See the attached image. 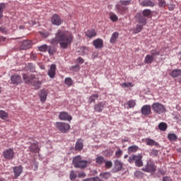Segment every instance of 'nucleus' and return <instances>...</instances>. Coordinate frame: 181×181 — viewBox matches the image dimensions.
<instances>
[{
	"mask_svg": "<svg viewBox=\"0 0 181 181\" xmlns=\"http://www.w3.org/2000/svg\"><path fill=\"white\" fill-rule=\"evenodd\" d=\"M59 43L62 49H67L69 46V37L62 30H59L55 37L51 40V45H59Z\"/></svg>",
	"mask_w": 181,
	"mask_h": 181,
	"instance_id": "nucleus-1",
	"label": "nucleus"
},
{
	"mask_svg": "<svg viewBox=\"0 0 181 181\" xmlns=\"http://www.w3.org/2000/svg\"><path fill=\"white\" fill-rule=\"evenodd\" d=\"M23 79L26 84H31V86L35 87L36 90L40 88V86H42V81H39L35 75L24 74L23 75Z\"/></svg>",
	"mask_w": 181,
	"mask_h": 181,
	"instance_id": "nucleus-2",
	"label": "nucleus"
},
{
	"mask_svg": "<svg viewBox=\"0 0 181 181\" xmlns=\"http://www.w3.org/2000/svg\"><path fill=\"white\" fill-rule=\"evenodd\" d=\"M142 154H138V155H133L132 156H130L128 159V162L129 163H134L135 162L136 166L138 168H141L144 166V162L142 161Z\"/></svg>",
	"mask_w": 181,
	"mask_h": 181,
	"instance_id": "nucleus-3",
	"label": "nucleus"
},
{
	"mask_svg": "<svg viewBox=\"0 0 181 181\" xmlns=\"http://www.w3.org/2000/svg\"><path fill=\"white\" fill-rule=\"evenodd\" d=\"M87 163L88 161L83 160L80 156H77L73 159V165L75 168L83 169V168H87Z\"/></svg>",
	"mask_w": 181,
	"mask_h": 181,
	"instance_id": "nucleus-4",
	"label": "nucleus"
},
{
	"mask_svg": "<svg viewBox=\"0 0 181 181\" xmlns=\"http://www.w3.org/2000/svg\"><path fill=\"white\" fill-rule=\"evenodd\" d=\"M160 51L155 49L151 51V54H147L145 57L144 59V63L146 64H151L153 60H155V57H156V56H160Z\"/></svg>",
	"mask_w": 181,
	"mask_h": 181,
	"instance_id": "nucleus-5",
	"label": "nucleus"
},
{
	"mask_svg": "<svg viewBox=\"0 0 181 181\" xmlns=\"http://www.w3.org/2000/svg\"><path fill=\"white\" fill-rule=\"evenodd\" d=\"M151 108L155 114H165L166 112V107L162 103H154L151 105Z\"/></svg>",
	"mask_w": 181,
	"mask_h": 181,
	"instance_id": "nucleus-6",
	"label": "nucleus"
},
{
	"mask_svg": "<svg viewBox=\"0 0 181 181\" xmlns=\"http://www.w3.org/2000/svg\"><path fill=\"white\" fill-rule=\"evenodd\" d=\"M144 172H147L148 173H155L156 172V165H155V163L151 160L147 161V163L145 168H143Z\"/></svg>",
	"mask_w": 181,
	"mask_h": 181,
	"instance_id": "nucleus-7",
	"label": "nucleus"
},
{
	"mask_svg": "<svg viewBox=\"0 0 181 181\" xmlns=\"http://www.w3.org/2000/svg\"><path fill=\"white\" fill-rule=\"evenodd\" d=\"M3 156L4 159L7 160H12L13 158H15V151H13V148H7L4 151Z\"/></svg>",
	"mask_w": 181,
	"mask_h": 181,
	"instance_id": "nucleus-8",
	"label": "nucleus"
},
{
	"mask_svg": "<svg viewBox=\"0 0 181 181\" xmlns=\"http://www.w3.org/2000/svg\"><path fill=\"white\" fill-rule=\"evenodd\" d=\"M55 127L57 128V129H59V131L63 132L64 134L67 132L69 130V124L64 122H57L55 124Z\"/></svg>",
	"mask_w": 181,
	"mask_h": 181,
	"instance_id": "nucleus-9",
	"label": "nucleus"
},
{
	"mask_svg": "<svg viewBox=\"0 0 181 181\" xmlns=\"http://www.w3.org/2000/svg\"><path fill=\"white\" fill-rule=\"evenodd\" d=\"M107 105V102H100L94 105V110L95 112H103V110L105 108Z\"/></svg>",
	"mask_w": 181,
	"mask_h": 181,
	"instance_id": "nucleus-10",
	"label": "nucleus"
},
{
	"mask_svg": "<svg viewBox=\"0 0 181 181\" xmlns=\"http://www.w3.org/2000/svg\"><path fill=\"white\" fill-rule=\"evenodd\" d=\"M135 18L139 23H141V25H146V22H147L148 19L146 18V17L142 16V14H141V13H138L135 16Z\"/></svg>",
	"mask_w": 181,
	"mask_h": 181,
	"instance_id": "nucleus-11",
	"label": "nucleus"
},
{
	"mask_svg": "<svg viewBox=\"0 0 181 181\" xmlns=\"http://www.w3.org/2000/svg\"><path fill=\"white\" fill-rule=\"evenodd\" d=\"M51 22L53 25H56L57 26H60V25H62V19L60 18V16L57 14H54L52 17Z\"/></svg>",
	"mask_w": 181,
	"mask_h": 181,
	"instance_id": "nucleus-12",
	"label": "nucleus"
},
{
	"mask_svg": "<svg viewBox=\"0 0 181 181\" xmlns=\"http://www.w3.org/2000/svg\"><path fill=\"white\" fill-rule=\"evenodd\" d=\"M93 46L95 49H103L104 47V41L100 38H98L93 40Z\"/></svg>",
	"mask_w": 181,
	"mask_h": 181,
	"instance_id": "nucleus-13",
	"label": "nucleus"
},
{
	"mask_svg": "<svg viewBox=\"0 0 181 181\" xmlns=\"http://www.w3.org/2000/svg\"><path fill=\"white\" fill-rule=\"evenodd\" d=\"M12 84H19L22 83V77L19 75H13L11 78Z\"/></svg>",
	"mask_w": 181,
	"mask_h": 181,
	"instance_id": "nucleus-14",
	"label": "nucleus"
},
{
	"mask_svg": "<svg viewBox=\"0 0 181 181\" xmlns=\"http://www.w3.org/2000/svg\"><path fill=\"white\" fill-rule=\"evenodd\" d=\"M48 91L47 90L45 89H42L40 90V101L42 103H45V101H46V99L47 98V94H48Z\"/></svg>",
	"mask_w": 181,
	"mask_h": 181,
	"instance_id": "nucleus-15",
	"label": "nucleus"
},
{
	"mask_svg": "<svg viewBox=\"0 0 181 181\" xmlns=\"http://www.w3.org/2000/svg\"><path fill=\"white\" fill-rule=\"evenodd\" d=\"M13 173L16 179L17 177H19V176H21L23 172L22 165L13 167Z\"/></svg>",
	"mask_w": 181,
	"mask_h": 181,
	"instance_id": "nucleus-16",
	"label": "nucleus"
},
{
	"mask_svg": "<svg viewBox=\"0 0 181 181\" xmlns=\"http://www.w3.org/2000/svg\"><path fill=\"white\" fill-rule=\"evenodd\" d=\"M141 114L143 115H149L151 114V105H145L141 107Z\"/></svg>",
	"mask_w": 181,
	"mask_h": 181,
	"instance_id": "nucleus-17",
	"label": "nucleus"
},
{
	"mask_svg": "<svg viewBox=\"0 0 181 181\" xmlns=\"http://www.w3.org/2000/svg\"><path fill=\"white\" fill-rule=\"evenodd\" d=\"M116 8L119 13H121V15H124V13H126V12H128V8L122 6V4H117Z\"/></svg>",
	"mask_w": 181,
	"mask_h": 181,
	"instance_id": "nucleus-18",
	"label": "nucleus"
},
{
	"mask_svg": "<svg viewBox=\"0 0 181 181\" xmlns=\"http://www.w3.org/2000/svg\"><path fill=\"white\" fill-rule=\"evenodd\" d=\"M47 73L50 78H54L56 74V65L52 64Z\"/></svg>",
	"mask_w": 181,
	"mask_h": 181,
	"instance_id": "nucleus-19",
	"label": "nucleus"
},
{
	"mask_svg": "<svg viewBox=\"0 0 181 181\" xmlns=\"http://www.w3.org/2000/svg\"><path fill=\"white\" fill-rule=\"evenodd\" d=\"M86 36L87 37H89V39H92V37H95L97 36V32L94 29L88 30L85 33Z\"/></svg>",
	"mask_w": 181,
	"mask_h": 181,
	"instance_id": "nucleus-20",
	"label": "nucleus"
},
{
	"mask_svg": "<svg viewBox=\"0 0 181 181\" xmlns=\"http://www.w3.org/2000/svg\"><path fill=\"white\" fill-rule=\"evenodd\" d=\"M21 47L23 50H26L28 49H30V47H32V41L30 40L23 41Z\"/></svg>",
	"mask_w": 181,
	"mask_h": 181,
	"instance_id": "nucleus-21",
	"label": "nucleus"
},
{
	"mask_svg": "<svg viewBox=\"0 0 181 181\" xmlns=\"http://www.w3.org/2000/svg\"><path fill=\"white\" fill-rule=\"evenodd\" d=\"M146 145H148V146H158L159 144L155 140L150 139V138H146L145 139Z\"/></svg>",
	"mask_w": 181,
	"mask_h": 181,
	"instance_id": "nucleus-22",
	"label": "nucleus"
},
{
	"mask_svg": "<svg viewBox=\"0 0 181 181\" xmlns=\"http://www.w3.org/2000/svg\"><path fill=\"white\" fill-rule=\"evenodd\" d=\"M29 149L30 152H34L35 153H37L40 151L39 146L36 143L32 144Z\"/></svg>",
	"mask_w": 181,
	"mask_h": 181,
	"instance_id": "nucleus-23",
	"label": "nucleus"
},
{
	"mask_svg": "<svg viewBox=\"0 0 181 181\" xmlns=\"http://www.w3.org/2000/svg\"><path fill=\"white\" fill-rule=\"evenodd\" d=\"M59 118L61 121H69V113L66 112H60Z\"/></svg>",
	"mask_w": 181,
	"mask_h": 181,
	"instance_id": "nucleus-24",
	"label": "nucleus"
},
{
	"mask_svg": "<svg viewBox=\"0 0 181 181\" xmlns=\"http://www.w3.org/2000/svg\"><path fill=\"white\" fill-rule=\"evenodd\" d=\"M119 36V33L118 32L113 33L110 40V43H112V45L116 43L117 39H118Z\"/></svg>",
	"mask_w": 181,
	"mask_h": 181,
	"instance_id": "nucleus-25",
	"label": "nucleus"
},
{
	"mask_svg": "<svg viewBox=\"0 0 181 181\" xmlns=\"http://www.w3.org/2000/svg\"><path fill=\"white\" fill-rule=\"evenodd\" d=\"M138 151H139V147L136 145L129 146L127 148L128 153H135Z\"/></svg>",
	"mask_w": 181,
	"mask_h": 181,
	"instance_id": "nucleus-26",
	"label": "nucleus"
},
{
	"mask_svg": "<svg viewBox=\"0 0 181 181\" xmlns=\"http://www.w3.org/2000/svg\"><path fill=\"white\" fill-rule=\"evenodd\" d=\"M142 6H150L151 8H153L155 6V3L151 0H145L141 2Z\"/></svg>",
	"mask_w": 181,
	"mask_h": 181,
	"instance_id": "nucleus-27",
	"label": "nucleus"
},
{
	"mask_svg": "<svg viewBox=\"0 0 181 181\" xmlns=\"http://www.w3.org/2000/svg\"><path fill=\"white\" fill-rule=\"evenodd\" d=\"M170 76L173 78H175L176 77H180V76H181V69H177L173 70L170 73Z\"/></svg>",
	"mask_w": 181,
	"mask_h": 181,
	"instance_id": "nucleus-28",
	"label": "nucleus"
},
{
	"mask_svg": "<svg viewBox=\"0 0 181 181\" xmlns=\"http://www.w3.org/2000/svg\"><path fill=\"white\" fill-rule=\"evenodd\" d=\"M83 140L79 139L76 141L75 148L76 151H82L83 150Z\"/></svg>",
	"mask_w": 181,
	"mask_h": 181,
	"instance_id": "nucleus-29",
	"label": "nucleus"
},
{
	"mask_svg": "<svg viewBox=\"0 0 181 181\" xmlns=\"http://www.w3.org/2000/svg\"><path fill=\"white\" fill-rule=\"evenodd\" d=\"M9 117V114L5 110H0V118L1 119H6Z\"/></svg>",
	"mask_w": 181,
	"mask_h": 181,
	"instance_id": "nucleus-30",
	"label": "nucleus"
},
{
	"mask_svg": "<svg viewBox=\"0 0 181 181\" xmlns=\"http://www.w3.org/2000/svg\"><path fill=\"white\" fill-rule=\"evenodd\" d=\"M6 7V4L5 3L0 4V19L4 18V9Z\"/></svg>",
	"mask_w": 181,
	"mask_h": 181,
	"instance_id": "nucleus-31",
	"label": "nucleus"
},
{
	"mask_svg": "<svg viewBox=\"0 0 181 181\" xmlns=\"http://www.w3.org/2000/svg\"><path fill=\"white\" fill-rule=\"evenodd\" d=\"M158 129L160 131L165 132L166 129H168V124L165 122H161L158 124Z\"/></svg>",
	"mask_w": 181,
	"mask_h": 181,
	"instance_id": "nucleus-32",
	"label": "nucleus"
},
{
	"mask_svg": "<svg viewBox=\"0 0 181 181\" xmlns=\"http://www.w3.org/2000/svg\"><path fill=\"white\" fill-rule=\"evenodd\" d=\"M98 97L99 95L98 93L93 94L91 96H90L88 103H90V104H91V103H95V100L97 98H98Z\"/></svg>",
	"mask_w": 181,
	"mask_h": 181,
	"instance_id": "nucleus-33",
	"label": "nucleus"
},
{
	"mask_svg": "<svg viewBox=\"0 0 181 181\" xmlns=\"http://www.w3.org/2000/svg\"><path fill=\"white\" fill-rule=\"evenodd\" d=\"M143 16L149 18L152 15V11L150 9H144L142 12Z\"/></svg>",
	"mask_w": 181,
	"mask_h": 181,
	"instance_id": "nucleus-34",
	"label": "nucleus"
},
{
	"mask_svg": "<svg viewBox=\"0 0 181 181\" xmlns=\"http://www.w3.org/2000/svg\"><path fill=\"white\" fill-rule=\"evenodd\" d=\"M168 138L169 141H177V136L175 134H168Z\"/></svg>",
	"mask_w": 181,
	"mask_h": 181,
	"instance_id": "nucleus-35",
	"label": "nucleus"
},
{
	"mask_svg": "<svg viewBox=\"0 0 181 181\" xmlns=\"http://www.w3.org/2000/svg\"><path fill=\"white\" fill-rule=\"evenodd\" d=\"M95 162H96V163H98V165H101L102 163H104V162H105L104 157L98 156L95 158Z\"/></svg>",
	"mask_w": 181,
	"mask_h": 181,
	"instance_id": "nucleus-36",
	"label": "nucleus"
},
{
	"mask_svg": "<svg viewBox=\"0 0 181 181\" xmlns=\"http://www.w3.org/2000/svg\"><path fill=\"white\" fill-rule=\"evenodd\" d=\"M100 177H103V179H108L111 177V173L108 172L102 173H100Z\"/></svg>",
	"mask_w": 181,
	"mask_h": 181,
	"instance_id": "nucleus-37",
	"label": "nucleus"
},
{
	"mask_svg": "<svg viewBox=\"0 0 181 181\" xmlns=\"http://www.w3.org/2000/svg\"><path fill=\"white\" fill-rule=\"evenodd\" d=\"M115 165L117 170H121V169H122V163H121V161L116 160Z\"/></svg>",
	"mask_w": 181,
	"mask_h": 181,
	"instance_id": "nucleus-38",
	"label": "nucleus"
},
{
	"mask_svg": "<svg viewBox=\"0 0 181 181\" xmlns=\"http://www.w3.org/2000/svg\"><path fill=\"white\" fill-rule=\"evenodd\" d=\"M69 177L71 180H76V179H77V173L71 171Z\"/></svg>",
	"mask_w": 181,
	"mask_h": 181,
	"instance_id": "nucleus-39",
	"label": "nucleus"
},
{
	"mask_svg": "<svg viewBox=\"0 0 181 181\" xmlns=\"http://www.w3.org/2000/svg\"><path fill=\"white\" fill-rule=\"evenodd\" d=\"M110 18L112 21V22H117V21H118V16H117L115 13H110Z\"/></svg>",
	"mask_w": 181,
	"mask_h": 181,
	"instance_id": "nucleus-40",
	"label": "nucleus"
},
{
	"mask_svg": "<svg viewBox=\"0 0 181 181\" xmlns=\"http://www.w3.org/2000/svg\"><path fill=\"white\" fill-rule=\"evenodd\" d=\"M121 87H122V88H127L128 87H134V84H132V83L131 82H128V83H123L122 84H120Z\"/></svg>",
	"mask_w": 181,
	"mask_h": 181,
	"instance_id": "nucleus-41",
	"label": "nucleus"
},
{
	"mask_svg": "<svg viewBox=\"0 0 181 181\" xmlns=\"http://www.w3.org/2000/svg\"><path fill=\"white\" fill-rule=\"evenodd\" d=\"M121 5L124 6H127V5H131L132 0H120Z\"/></svg>",
	"mask_w": 181,
	"mask_h": 181,
	"instance_id": "nucleus-42",
	"label": "nucleus"
},
{
	"mask_svg": "<svg viewBox=\"0 0 181 181\" xmlns=\"http://www.w3.org/2000/svg\"><path fill=\"white\" fill-rule=\"evenodd\" d=\"M127 105L129 108H134V105H136V103L134 100H130L127 102Z\"/></svg>",
	"mask_w": 181,
	"mask_h": 181,
	"instance_id": "nucleus-43",
	"label": "nucleus"
},
{
	"mask_svg": "<svg viewBox=\"0 0 181 181\" xmlns=\"http://www.w3.org/2000/svg\"><path fill=\"white\" fill-rule=\"evenodd\" d=\"M158 6L160 8H165L166 7V1L165 0H158Z\"/></svg>",
	"mask_w": 181,
	"mask_h": 181,
	"instance_id": "nucleus-44",
	"label": "nucleus"
},
{
	"mask_svg": "<svg viewBox=\"0 0 181 181\" xmlns=\"http://www.w3.org/2000/svg\"><path fill=\"white\" fill-rule=\"evenodd\" d=\"M49 47H47V45H43L38 47V50L40 52H46L47 50Z\"/></svg>",
	"mask_w": 181,
	"mask_h": 181,
	"instance_id": "nucleus-45",
	"label": "nucleus"
},
{
	"mask_svg": "<svg viewBox=\"0 0 181 181\" xmlns=\"http://www.w3.org/2000/svg\"><path fill=\"white\" fill-rule=\"evenodd\" d=\"M71 70L72 71H80V65L76 64L75 66H71Z\"/></svg>",
	"mask_w": 181,
	"mask_h": 181,
	"instance_id": "nucleus-46",
	"label": "nucleus"
},
{
	"mask_svg": "<svg viewBox=\"0 0 181 181\" xmlns=\"http://www.w3.org/2000/svg\"><path fill=\"white\" fill-rule=\"evenodd\" d=\"M80 50L81 52H82V56H84V54H86V52H88V48H87V47H80Z\"/></svg>",
	"mask_w": 181,
	"mask_h": 181,
	"instance_id": "nucleus-47",
	"label": "nucleus"
},
{
	"mask_svg": "<svg viewBox=\"0 0 181 181\" xmlns=\"http://www.w3.org/2000/svg\"><path fill=\"white\" fill-rule=\"evenodd\" d=\"M159 155V151L153 149L151 152V156H158Z\"/></svg>",
	"mask_w": 181,
	"mask_h": 181,
	"instance_id": "nucleus-48",
	"label": "nucleus"
},
{
	"mask_svg": "<svg viewBox=\"0 0 181 181\" xmlns=\"http://www.w3.org/2000/svg\"><path fill=\"white\" fill-rule=\"evenodd\" d=\"M142 28H143L142 25H137L136 27L135 33H139V32L142 30Z\"/></svg>",
	"mask_w": 181,
	"mask_h": 181,
	"instance_id": "nucleus-49",
	"label": "nucleus"
},
{
	"mask_svg": "<svg viewBox=\"0 0 181 181\" xmlns=\"http://www.w3.org/2000/svg\"><path fill=\"white\" fill-rule=\"evenodd\" d=\"M122 151L121 149H119L115 152V156L116 158H119L120 156H122Z\"/></svg>",
	"mask_w": 181,
	"mask_h": 181,
	"instance_id": "nucleus-50",
	"label": "nucleus"
},
{
	"mask_svg": "<svg viewBox=\"0 0 181 181\" xmlns=\"http://www.w3.org/2000/svg\"><path fill=\"white\" fill-rule=\"evenodd\" d=\"M47 52L49 54H54V49L52 47H48Z\"/></svg>",
	"mask_w": 181,
	"mask_h": 181,
	"instance_id": "nucleus-51",
	"label": "nucleus"
},
{
	"mask_svg": "<svg viewBox=\"0 0 181 181\" xmlns=\"http://www.w3.org/2000/svg\"><path fill=\"white\" fill-rule=\"evenodd\" d=\"M134 176H136V177H142V172H141V171H136L134 173Z\"/></svg>",
	"mask_w": 181,
	"mask_h": 181,
	"instance_id": "nucleus-52",
	"label": "nucleus"
},
{
	"mask_svg": "<svg viewBox=\"0 0 181 181\" xmlns=\"http://www.w3.org/2000/svg\"><path fill=\"white\" fill-rule=\"evenodd\" d=\"M105 168H107L108 169H110V168H112V162L107 161L105 163Z\"/></svg>",
	"mask_w": 181,
	"mask_h": 181,
	"instance_id": "nucleus-53",
	"label": "nucleus"
},
{
	"mask_svg": "<svg viewBox=\"0 0 181 181\" xmlns=\"http://www.w3.org/2000/svg\"><path fill=\"white\" fill-rule=\"evenodd\" d=\"M41 36H42V37H47V36H49V33L46 32V31H42L40 33Z\"/></svg>",
	"mask_w": 181,
	"mask_h": 181,
	"instance_id": "nucleus-54",
	"label": "nucleus"
},
{
	"mask_svg": "<svg viewBox=\"0 0 181 181\" xmlns=\"http://www.w3.org/2000/svg\"><path fill=\"white\" fill-rule=\"evenodd\" d=\"M77 63H79V64H83L84 63V59L81 57H78L76 59Z\"/></svg>",
	"mask_w": 181,
	"mask_h": 181,
	"instance_id": "nucleus-55",
	"label": "nucleus"
},
{
	"mask_svg": "<svg viewBox=\"0 0 181 181\" xmlns=\"http://www.w3.org/2000/svg\"><path fill=\"white\" fill-rule=\"evenodd\" d=\"M78 177L83 178L86 177V174L84 172H79L78 174Z\"/></svg>",
	"mask_w": 181,
	"mask_h": 181,
	"instance_id": "nucleus-56",
	"label": "nucleus"
},
{
	"mask_svg": "<svg viewBox=\"0 0 181 181\" xmlns=\"http://www.w3.org/2000/svg\"><path fill=\"white\" fill-rule=\"evenodd\" d=\"M83 181H100V178L95 177V178L86 179V180H84Z\"/></svg>",
	"mask_w": 181,
	"mask_h": 181,
	"instance_id": "nucleus-57",
	"label": "nucleus"
},
{
	"mask_svg": "<svg viewBox=\"0 0 181 181\" xmlns=\"http://www.w3.org/2000/svg\"><path fill=\"white\" fill-rule=\"evenodd\" d=\"M163 181H173V180H172V179H170V177L165 176L163 177Z\"/></svg>",
	"mask_w": 181,
	"mask_h": 181,
	"instance_id": "nucleus-58",
	"label": "nucleus"
},
{
	"mask_svg": "<svg viewBox=\"0 0 181 181\" xmlns=\"http://www.w3.org/2000/svg\"><path fill=\"white\" fill-rule=\"evenodd\" d=\"M0 31L1 32V33H6V29L4 27H0Z\"/></svg>",
	"mask_w": 181,
	"mask_h": 181,
	"instance_id": "nucleus-59",
	"label": "nucleus"
},
{
	"mask_svg": "<svg viewBox=\"0 0 181 181\" xmlns=\"http://www.w3.org/2000/svg\"><path fill=\"white\" fill-rule=\"evenodd\" d=\"M73 42V35H69V43H71Z\"/></svg>",
	"mask_w": 181,
	"mask_h": 181,
	"instance_id": "nucleus-60",
	"label": "nucleus"
},
{
	"mask_svg": "<svg viewBox=\"0 0 181 181\" xmlns=\"http://www.w3.org/2000/svg\"><path fill=\"white\" fill-rule=\"evenodd\" d=\"M69 86H73V80L70 78H69Z\"/></svg>",
	"mask_w": 181,
	"mask_h": 181,
	"instance_id": "nucleus-61",
	"label": "nucleus"
},
{
	"mask_svg": "<svg viewBox=\"0 0 181 181\" xmlns=\"http://www.w3.org/2000/svg\"><path fill=\"white\" fill-rule=\"evenodd\" d=\"M6 40V38L4 37H0V42H5Z\"/></svg>",
	"mask_w": 181,
	"mask_h": 181,
	"instance_id": "nucleus-62",
	"label": "nucleus"
},
{
	"mask_svg": "<svg viewBox=\"0 0 181 181\" xmlns=\"http://www.w3.org/2000/svg\"><path fill=\"white\" fill-rule=\"evenodd\" d=\"M29 23L30 25H36V23H35V21H30Z\"/></svg>",
	"mask_w": 181,
	"mask_h": 181,
	"instance_id": "nucleus-63",
	"label": "nucleus"
},
{
	"mask_svg": "<svg viewBox=\"0 0 181 181\" xmlns=\"http://www.w3.org/2000/svg\"><path fill=\"white\" fill-rule=\"evenodd\" d=\"M19 29L21 30V29H25V26L24 25H20L19 26Z\"/></svg>",
	"mask_w": 181,
	"mask_h": 181,
	"instance_id": "nucleus-64",
	"label": "nucleus"
}]
</instances>
